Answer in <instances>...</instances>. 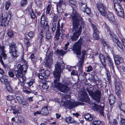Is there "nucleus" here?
<instances>
[{
	"label": "nucleus",
	"mask_w": 125,
	"mask_h": 125,
	"mask_svg": "<svg viewBox=\"0 0 125 125\" xmlns=\"http://www.w3.org/2000/svg\"><path fill=\"white\" fill-rule=\"evenodd\" d=\"M72 13L71 17L73 21L72 31L73 33L70 37V39L73 41L77 40L81 34L82 29L84 27V22L83 19L75 10L73 8Z\"/></svg>",
	"instance_id": "f257e3e1"
},
{
	"label": "nucleus",
	"mask_w": 125,
	"mask_h": 125,
	"mask_svg": "<svg viewBox=\"0 0 125 125\" xmlns=\"http://www.w3.org/2000/svg\"><path fill=\"white\" fill-rule=\"evenodd\" d=\"M17 70H14L12 71H9V75L11 77H13L15 75L19 81L21 83H23L26 80V77L23 75L25 74L27 67L26 65L19 64L17 66Z\"/></svg>",
	"instance_id": "f03ea898"
},
{
	"label": "nucleus",
	"mask_w": 125,
	"mask_h": 125,
	"mask_svg": "<svg viewBox=\"0 0 125 125\" xmlns=\"http://www.w3.org/2000/svg\"><path fill=\"white\" fill-rule=\"evenodd\" d=\"M61 73V64L59 62H57L55 64V70L54 71L53 73L55 78L54 80V85L58 89L60 86V85L62 84L59 82Z\"/></svg>",
	"instance_id": "7ed1b4c3"
},
{
	"label": "nucleus",
	"mask_w": 125,
	"mask_h": 125,
	"mask_svg": "<svg viewBox=\"0 0 125 125\" xmlns=\"http://www.w3.org/2000/svg\"><path fill=\"white\" fill-rule=\"evenodd\" d=\"M86 90L89 95L92 97L93 99L96 102L99 103L100 102L101 94L100 91L97 90L94 92L88 87L86 88Z\"/></svg>",
	"instance_id": "20e7f679"
},
{
	"label": "nucleus",
	"mask_w": 125,
	"mask_h": 125,
	"mask_svg": "<svg viewBox=\"0 0 125 125\" xmlns=\"http://www.w3.org/2000/svg\"><path fill=\"white\" fill-rule=\"evenodd\" d=\"M9 52L11 54V58L13 60L16 59L19 56V54L17 51L16 44L13 43L10 45Z\"/></svg>",
	"instance_id": "39448f33"
},
{
	"label": "nucleus",
	"mask_w": 125,
	"mask_h": 125,
	"mask_svg": "<svg viewBox=\"0 0 125 125\" xmlns=\"http://www.w3.org/2000/svg\"><path fill=\"white\" fill-rule=\"evenodd\" d=\"M82 39L80 38L73 46V52L77 55L78 57H79L81 54V46L82 44Z\"/></svg>",
	"instance_id": "423d86ee"
},
{
	"label": "nucleus",
	"mask_w": 125,
	"mask_h": 125,
	"mask_svg": "<svg viewBox=\"0 0 125 125\" xmlns=\"http://www.w3.org/2000/svg\"><path fill=\"white\" fill-rule=\"evenodd\" d=\"M11 17V12L8 11L5 13L4 16L2 17L0 23V25L2 26L5 27L9 24V22Z\"/></svg>",
	"instance_id": "0eeeda50"
},
{
	"label": "nucleus",
	"mask_w": 125,
	"mask_h": 125,
	"mask_svg": "<svg viewBox=\"0 0 125 125\" xmlns=\"http://www.w3.org/2000/svg\"><path fill=\"white\" fill-rule=\"evenodd\" d=\"M64 104L68 108L72 109L78 105H83V103L81 102H74L70 100H67L64 103Z\"/></svg>",
	"instance_id": "6e6552de"
},
{
	"label": "nucleus",
	"mask_w": 125,
	"mask_h": 125,
	"mask_svg": "<svg viewBox=\"0 0 125 125\" xmlns=\"http://www.w3.org/2000/svg\"><path fill=\"white\" fill-rule=\"evenodd\" d=\"M45 14H42L41 18V26L46 31H48L49 28L47 21V19L45 17Z\"/></svg>",
	"instance_id": "1a4fd4ad"
},
{
	"label": "nucleus",
	"mask_w": 125,
	"mask_h": 125,
	"mask_svg": "<svg viewBox=\"0 0 125 125\" xmlns=\"http://www.w3.org/2000/svg\"><path fill=\"white\" fill-rule=\"evenodd\" d=\"M114 7L118 15L122 17H123L124 13L123 9L119 3H115L114 4Z\"/></svg>",
	"instance_id": "9d476101"
},
{
	"label": "nucleus",
	"mask_w": 125,
	"mask_h": 125,
	"mask_svg": "<svg viewBox=\"0 0 125 125\" xmlns=\"http://www.w3.org/2000/svg\"><path fill=\"white\" fill-rule=\"evenodd\" d=\"M68 83H65L64 84H62L58 88V90L63 93H66L70 90V88L67 85Z\"/></svg>",
	"instance_id": "9b49d317"
},
{
	"label": "nucleus",
	"mask_w": 125,
	"mask_h": 125,
	"mask_svg": "<svg viewBox=\"0 0 125 125\" xmlns=\"http://www.w3.org/2000/svg\"><path fill=\"white\" fill-rule=\"evenodd\" d=\"M97 7L101 14L102 15L106 12V7L105 5L102 3H98L97 4Z\"/></svg>",
	"instance_id": "f8f14e48"
},
{
	"label": "nucleus",
	"mask_w": 125,
	"mask_h": 125,
	"mask_svg": "<svg viewBox=\"0 0 125 125\" xmlns=\"http://www.w3.org/2000/svg\"><path fill=\"white\" fill-rule=\"evenodd\" d=\"M104 14V15H102L107 18L111 22H113L115 21V18L111 12L106 11Z\"/></svg>",
	"instance_id": "ddd939ff"
},
{
	"label": "nucleus",
	"mask_w": 125,
	"mask_h": 125,
	"mask_svg": "<svg viewBox=\"0 0 125 125\" xmlns=\"http://www.w3.org/2000/svg\"><path fill=\"white\" fill-rule=\"evenodd\" d=\"M86 52L85 51H82L81 57L80 58L79 62L77 63V65L79 68L82 69V66L84 62L83 60L84 59Z\"/></svg>",
	"instance_id": "4468645a"
},
{
	"label": "nucleus",
	"mask_w": 125,
	"mask_h": 125,
	"mask_svg": "<svg viewBox=\"0 0 125 125\" xmlns=\"http://www.w3.org/2000/svg\"><path fill=\"white\" fill-rule=\"evenodd\" d=\"M107 33L108 34V36H110L114 42L116 43L119 41L115 35L114 34L113 32H111L110 31L109 28H107Z\"/></svg>",
	"instance_id": "2eb2a0df"
},
{
	"label": "nucleus",
	"mask_w": 125,
	"mask_h": 125,
	"mask_svg": "<svg viewBox=\"0 0 125 125\" xmlns=\"http://www.w3.org/2000/svg\"><path fill=\"white\" fill-rule=\"evenodd\" d=\"M114 58L116 65H118L123 61V58L118 55H115L114 56Z\"/></svg>",
	"instance_id": "dca6fc26"
},
{
	"label": "nucleus",
	"mask_w": 125,
	"mask_h": 125,
	"mask_svg": "<svg viewBox=\"0 0 125 125\" xmlns=\"http://www.w3.org/2000/svg\"><path fill=\"white\" fill-rule=\"evenodd\" d=\"M53 48L55 51V53L59 56L63 55L66 53V51H63L62 50H58L55 47H54Z\"/></svg>",
	"instance_id": "f3484780"
},
{
	"label": "nucleus",
	"mask_w": 125,
	"mask_h": 125,
	"mask_svg": "<svg viewBox=\"0 0 125 125\" xmlns=\"http://www.w3.org/2000/svg\"><path fill=\"white\" fill-rule=\"evenodd\" d=\"M8 77L5 75H3L0 78V80L2 83L6 84L8 83Z\"/></svg>",
	"instance_id": "a211bd4d"
},
{
	"label": "nucleus",
	"mask_w": 125,
	"mask_h": 125,
	"mask_svg": "<svg viewBox=\"0 0 125 125\" xmlns=\"http://www.w3.org/2000/svg\"><path fill=\"white\" fill-rule=\"evenodd\" d=\"M115 97L113 94H111L109 97V103L111 105H113L115 102Z\"/></svg>",
	"instance_id": "6ab92c4d"
},
{
	"label": "nucleus",
	"mask_w": 125,
	"mask_h": 125,
	"mask_svg": "<svg viewBox=\"0 0 125 125\" xmlns=\"http://www.w3.org/2000/svg\"><path fill=\"white\" fill-rule=\"evenodd\" d=\"M41 114L44 115H47L49 113L48 106H46L43 108L41 110Z\"/></svg>",
	"instance_id": "aec40b11"
},
{
	"label": "nucleus",
	"mask_w": 125,
	"mask_h": 125,
	"mask_svg": "<svg viewBox=\"0 0 125 125\" xmlns=\"http://www.w3.org/2000/svg\"><path fill=\"white\" fill-rule=\"evenodd\" d=\"M79 8L81 10L83 11L85 10V9L87 8V4L86 3L82 2H79Z\"/></svg>",
	"instance_id": "412c9836"
},
{
	"label": "nucleus",
	"mask_w": 125,
	"mask_h": 125,
	"mask_svg": "<svg viewBox=\"0 0 125 125\" xmlns=\"http://www.w3.org/2000/svg\"><path fill=\"white\" fill-rule=\"evenodd\" d=\"M43 37L42 33V32H41L39 35V37L38 40V41L39 43L40 46H41L42 45V44L43 42Z\"/></svg>",
	"instance_id": "4be33fe9"
},
{
	"label": "nucleus",
	"mask_w": 125,
	"mask_h": 125,
	"mask_svg": "<svg viewBox=\"0 0 125 125\" xmlns=\"http://www.w3.org/2000/svg\"><path fill=\"white\" fill-rule=\"evenodd\" d=\"M85 118L88 120L91 121L94 118L92 115H91L90 114L87 113L84 115Z\"/></svg>",
	"instance_id": "5701e85b"
},
{
	"label": "nucleus",
	"mask_w": 125,
	"mask_h": 125,
	"mask_svg": "<svg viewBox=\"0 0 125 125\" xmlns=\"http://www.w3.org/2000/svg\"><path fill=\"white\" fill-rule=\"evenodd\" d=\"M64 120L66 122L70 123H72L74 121V119L71 117H66Z\"/></svg>",
	"instance_id": "b1692460"
},
{
	"label": "nucleus",
	"mask_w": 125,
	"mask_h": 125,
	"mask_svg": "<svg viewBox=\"0 0 125 125\" xmlns=\"http://www.w3.org/2000/svg\"><path fill=\"white\" fill-rule=\"evenodd\" d=\"M21 108L19 106L16 105V109L13 112V113L14 114L20 113H21Z\"/></svg>",
	"instance_id": "393cba45"
},
{
	"label": "nucleus",
	"mask_w": 125,
	"mask_h": 125,
	"mask_svg": "<svg viewBox=\"0 0 125 125\" xmlns=\"http://www.w3.org/2000/svg\"><path fill=\"white\" fill-rule=\"evenodd\" d=\"M83 101L87 103L88 104L90 103V99L89 98L88 95L86 93V94L85 95V96L83 97Z\"/></svg>",
	"instance_id": "a878e982"
},
{
	"label": "nucleus",
	"mask_w": 125,
	"mask_h": 125,
	"mask_svg": "<svg viewBox=\"0 0 125 125\" xmlns=\"http://www.w3.org/2000/svg\"><path fill=\"white\" fill-rule=\"evenodd\" d=\"M92 124L94 125H104L103 122L99 120H96L94 121Z\"/></svg>",
	"instance_id": "bb28decb"
},
{
	"label": "nucleus",
	"mask_w": 125,
	"mask_h": 125,
	"mask_svg": "<svg viewBox=\"0 0 125 125\" xmlns=\"http://www.w3.org/2000/svg\"><path fill=\"white\" fill-rule=\"evenodd\" d=\"M99 31H95L94 32L93 34V36L94 38L96 40H97L99 39Z\"/></svg>",
	"instance_id": "cd10ccee"
},
{
	"label": "nucleus",
	"mask_w": 125,
	"mask_h": 125,
	"mask_svg": "<svg viewBox=\"0 0 125 125\" xmlns=\"http://www.w3.org/2000/svg\"><path fill=\"white\" fill-rule=\"evenodd\" d=\"M64 2L63 0H60L58 4L57 5V11L59 12V8H60L61 6L63 4H64Z\"/></svg>",
	"instance_id": "c85d7f7f"
},
{
	"label": "nucleus",
	"mask_w": 125,
	"mask_h": 125,
	"mask_svg": "<svg viewBox=\"0 0 125 125\" xmlns=\"http://www.w3.org/2000/svg\"><path fill=\"white\" fill-rule=\"evenodd\" d=\"M30 58L32 61L33 64H35L37 61L36 59L35 58L33 54H31L30 57Z\"/></svg>",
	"instance_id": "c756f323"
},
{
	"label": "nucleus",
	"mask_w": 125,
	"mask_h": 125,
	"mask_svg": "<svg viewBox=\"0 0 125 125\" xmlns=\"http://www.w3.org/2000/svg\"><path fill=\"white\" fill-rule=\"evenodd\" d=\"M60 31L58 29H57L56 32V34L55 36V37L56 40H58L59 39V38L60 36Z\"/></svg>",
	"instance_id": "7c9ffc66"
},
{
	"label": "nucleus",
	"mask_w": 125,
	"mask_h": 125,
	"mask_svg": "<svg viewBox=\"0 0 125 125\" xmlns=\"http://www.w3.org/2000/svg\"><path fill=\"white\" fill-rule=\"evenodd\" d=\"M94 106L93 107V109L94 110L96 111H98L102 107L100 106H98L96 104L94 103Z\"/></svg>",
	"instance_id": "2f4dec72"
},
{
	"label": "nucleus",
	"mask_w": 125,
	"mask_h": 125,
	"mask_svg": "<svg viewBox=\"0 0 125 125\" xmlns=\"http://www.w3.org/2000/svg\"><path fill=\"white\" fill-rule=\"evenodd\" d=\"M6 85L7 89L8 91L10 92H12V89L11 87L10 86L9 83H8Z\"/></svg>",
	"instance_id": "473e14b6"
},
{
	"label": "nucleus",
	"mask_w": 125,
	"mask_h": 125,
	"mask_svg": "<svg viewBox=\"0 0 125 125\" xmlns=\"http://www.w3.org/2000/svg\"><path fill=\"white\" fill-rule=\"evenodd\" d=\"M56 23L52 22L51 28L53 32H54L56 30Z\"/></svg>",
	"instance_id": "72a5a7b5"
},
{
	"label": "nucleus",
	"mask_w": 125,
	"mask_h": 125,
	"mask_svg": "<svg viewBox=\"0 0 125 125\" xmlns=\"http://www.w3.org/2000/svg\"><path fill=\"white\" fill-rule=\"evenodd\" d=\"M58 17V16L56 15L55 14L53 17L52 23H57V19Z\"/></svg>",
	"instance_id": "f704fd0d"
},
{
	"label": "nucleus",
	"mask_w": 125,
	"mask_h": 125,
	"mask_svg": "<svg viewBox=\"0 0 125 125\" xmlns=\"http://www.w3.org/2000/svg\"><path fill=\"white\" fill-rule=\"evenodd\" d=\"M27 3V0H22L21 2V6L24 7Z\"/></svg>",
	"instance_id": "c9c22d12"
},
{
	"label": "nucleus",
	"mask_w": 125,
	"mask_h": 125,
	"mask_svg": "<svg viewBox=\"0 0 125 125\" xmlns=\"http://www.w3.org/2000/svg\"><path fill=\"white\" fill-rule=\"evenodd\" d=\"M52 7V5L51 4L48 5L47 7L46 10V13L48 14L50 13V11L51 10V9Z\"/></svg>",
	"instance_id": "e433bc0d"
},
{
	"label": "nucleus",
	"mask_w": 125,
	"mask_h": 125,
	"mask_svg": "<svg viewBox=\"0 0 125 125\" xmlns=\"http://www.w3.org/2000/svg\"><path fill=\"white\" fill-rule=\"evenodd\" d=\"M30 15L32 19H34L36 17L35 14L34 13L33 11L31 10V11H30Z\"/></svg>",
	"instance_id": "4c0bfd02"
},
{
	"label": "nucleus",
	"mask_w": 125,
	"mask_h": 125,
	"mask_svg": "<svg viewBox=\"0 0 125 125\" xmlns=\"http://www.w3.org/2000/svg\"><path fill=\"white\" fill-rule=\"evenodd\" d=\"M99 58L101 62L105 61V58L104 55L102 54H100L99 55Z\"/></svg>",
	"instance_id": "58836bf2"
},
{
	"label": "nucleus",
	"mask_w": 125,
	"mask_h": 125,
	"mask_svg": "<svg viewBox=\"0 0 125 125\" xmlns=\"http://www.w3.org/2000/svg\"><path fill=\"white\" fill-rule=\"evenodd\" d=\"M84 12H86V13L87 14H90L91 13V9L90 8H88L87 7V8H86L83 11Z\"/></svg>",
	"instance_id": "ea45409f"
},
{
	"label": "nucleus",
	"mask_w": 125,
	"mask_h": 125,
	"mask_svg": "<svg viewBox=\"0 0 125 125\" xmlns=\"http://www.w3.org/2000/svg\"><path fill=\"white\" fill-rule=\"evenodd\" d=\"M49 86L47 83L45 82L43 83L42 88L44 89H48Z\"/></svg>",
	"instance_id": "a19ab883"
},
{
	"label": "nucleus",
	"mask_w": 125,
	"mask_h": 125,
	"mask_svg": "<svg viewBox=\"0 0 125 125\" xmlns=\"http://www.w3.org/2000/svg\"><path fill=\"white\" fill-rule=\"evenodd\" d=\"M91 26L94 32L98 31L96 26L94 24L92 23Z\"/></svg>",
	"instance_id": "79ce46f5"
},
{
	"label": "nucleus",
	"mask_w": 125,
	"mask_h": 125,
	"mask_svg": "<svg viewBox=\"0 0 125 125\" xmlns=\"http://www.w3.org/2000/svg\"><path fill=\"white\" fill-rule=\"evenodd\" d=\"M116 43L118 46L122 50H123L122 49L123 47V45L119 41Z\"/></svg>",
	"instance_id": "37998d69"
},
{
	"label": "nucleus",
	"mask_w": 125,
	"mask_h": 125,
	"mask_svg": "<svg viewBox=\"0 0 125 125\" xmlns=\"http://www.w3.org/2000/svg\"><path fill=\"white\" fill-rule=\"evenodd\" d=\"M43 74L45 76H49L50 74V72L49 70H47L44 71V73H43Z\"/></svg>",
	"instance_id": "c03bdc74"
},
{
	"label": "nucleus",
	"mask_w": 125,
	"mask_h": 125,
	"mask_svg": "<svg viewBox=\"0 0 125 125\" xmlns=\"http://www.w3.org/2000/svg\"><path fill=\"white\" fill-rule=\"evenodd\" d=\"M120 108L122 111L125 112V104H121L120 106Z\"/></svg>",
	"instance_id": "a18cd8bd"
},
{
	"label": "nucleus",
	"mask_w": 125,
	"mask_h": 125,
	"mask_svg": "<svg viewBox=\"0 0 125 125\" xmlns=\"http://www.w3.org/2000/svg\"><path fill=\"white\" fill-rule=\"evenodd\" d=\"M20 104H21L23 106H24L25 107L28 105V103L25 101L22 100L21 103H20Z\"/></svg>",
	"instance_id": "49530a36"
},
{
	"label": "nucleus",
	"mask_w": 125,
	"mask_h": 125,
	"mask_svg": "<svg viewBox=\"0 0 125 125\" xmlns=\"http://www.w3.org/2000/svg\"><path fill=\"white\" fill-rule=\"evenodd\" d=\"M52 62H46L45 63V65L46 67L50 68L51 67V66L52 65Z\"/></svg>",
	"instance_id": "de8ad7c7"
},
{
	"label": "nucleus",
	"mask_w": 125,
	"mask_h": 125,
	"mask_svg": "<svg viewBox=\"0 0 125 125\" xmlns=\"http://www.w3.org/2000/svg\"><path fill=\"white\" fill-rule=\"evenodd\" d=\"M104 110V107H101V109H100L98 111H99V112L100 114L101 115H103L104 116V112L103 111Z\"/></svg>",
	"instance_id": "09e8293b"
},
{
	"label": "nucleus",
	"mask_w": 125,
	"mask_h": 125,
	"mask_svg": "<svg viewBox=\"0 0 125 125\" xmlns=\"http://www.w3.org/2000/svg\"><path fill=\"white\" fill-rule=\"evenodd\" d=\"M51 35L49 32H47L46 35V38L47 39H49L51 38Z\"/></svg>",
	"instance_id": "8fccbe9b"
},
{
	"label": "nucleus",
	"mask_w": 125,
	"mask_h": 125,
	"mask_svg": "<svg viewBox=\"0 0 125 125\" xmlns=\"http://www.w3.org/2000/svg\"><path fill=\"white\" fill-rule=\"evenodd\" d=\"M10 5V3L9 2H7L5 3V9L8 10L9 9Z\"/></svg>",
	"instance_id": "3c124183"
},
{
	"label": "nucleus",
	"mask_w": 125,
	"mask_h": 125,
	"mask_svg": "<svg viewBox=\"0 0 125 125\" xmlns=\"http://www.w3.org/2000/svg\"><path fill=\"white\" fill-rule=\"evenodd\" d=\"M38 76L39 79H44L45 76L43 75L42 73H40L38 75Z\"/></svg>",
	"instance_id": "603ef678"
},
{
	"label": "nucleus",
	"mask_w": 125,
	"mask_h": 125,
	"mask_svg": "<svg viewBox=\"0 0 125 125\" xmlns=\"http://www.w3.org/2000/svg\"><path fill=\"white\" fill-rule=\"evenodd\" d=\"M46 62H49L52 63L53 60L52 58H48V57H46Z\"/></svg>",
	"instance_id": "864d4df0"
},
{
	"label": "nucleus",
	"mask_w": 125,
	"mask_h": 125,
	"mask_svg": "<svg viewBox=\"0 0 125 125\" xmlns=\"http://www.w3.org/2000/svg\"><path fill=\"white\" fill-rule=\"evenodd\" d=\"M16 98L17 100L18 101V103L20 104L21 103V102L22 100L21 98L19 96H17L16 97Z\"/></svg>",
	"instance_id": "5fc2aeb1"
},
{
	"label": "nucleus",
	"mask_w": 125,
	"mask_h": 125,
	"mask_svg": "<svg viewBox=\"0 0 125 125\" xmlns=\"http://www.w3.org/2000/svg\"><path fill=\"white\" fill-rule=\"evenodd\" d=\"M7 99L8 100L11 101L14 99V97L13 96L8 95L7 96Z\"/></svg>",
	"instance_id": "6e6d98bb"
},
{
	"label": "nucleus",
	"mask_w": 125,
	"mask_h": 125,
	"mask_svg": "<svg viewBox=\"0 0 125 125\" xmlns=\"http://www.w3.org/2000/svg\"><path fill=\"white\" fill-rule=\"evenodd\" d=\"M28 35L30 37H33L34 36V33L32 31H30L28 33Z\"/></svg>",
	"instance_id": "4d7b16f0"
},
{
	"label": "nucleus",
	"mask_w": 125,
	"mask_h": 125,
	"mask_svg": "<svg viewBox=\"0 0 125 125\" xmlns=\"http://www.w3.org/2000/svg\"><path fill=\"white\" fill-rule=\"evenodd\" d=\"M49 53V54L48 56L46 57H48V58H52L53 53L52 52H51L49 53V52H47V54Z\"/></svg>",
	"instance_id": "13d9d810"
},
{
	"label": "nucleus",
	"mask_w": 125,
	"mask_h": 125,
	"mask_svg": "<svg viewBox=\"0 0 125 125\" xmlns=\"http://www.w3.org/2000/svg\"><path fill=\"white\" fill-rule=\"evenodd\" d=\"M120 122L122 125H125V119L123 118H121Z\"/></svg>",
	"instance_id": "bf43d9fd"
},
{
	"label": "nucleus",
	"mask_w": 125,
	"mask_h": 125,
	"mask_svg": "<svg viewBox=\"0 0 125 125\" xmlns=\"http://www.w3.org/2000/svg\"><path fill=\"white\" fill-rule=\"evenodd\" d=\"M8 35L10 37H11L13 35V33L11 31H9L8 33Z\"/></svg>",
	"instance_id": "052dcab7"
},
{
	"label": "nucleus",
	"mask_w": 125,
	"mask_h": 125,
	"mask_svg": "<svg viewBox=\"0 0 125 125\" xmlns=\"http://www.w3.org/2000/svg\"><path fill=\"white\" fill-rule=\"evenodd\" d=\"M108 62L110 67L111 68H112V70H113L114 68L113 65V63L112 62V60Z\"/></svg>",
	"instance_id": "680f3d73"
},
{
	"label": "nucleus",
	"mask_w": 125,
	"mask_h": 125,
	"mask_svg": "<svg viewBox=\"0 0 125 125\" xmlns=\"http://www.w3.org/2000/svg\"><path fill=\"white\" fill-rule=\"evenodd\" d=\"M87 72H90L93 70V69L92 68V66L91 65L87 67Z\"/></svg>",
	"instance_id": "e2e57ef3"
},
{
	"label": "nucleus",
	"mask_w": 125,
	"mask_h": 125,
	"mask_svg": "<svg viewBox=\"0 0 125 125\" xmlns=\"http://www.w3.org/2000/svg\"><path fill=\"white\" fill-rule=\"evenodd\" d=\"M115 92L116 94L118 96H120L121 92L120 90H115Z\"/></svg>",
	"instance_id": "0e129e2a"
},
{
	"label": "nucleus",
	"mask_w": 125,
	"mask_h": 125,
	"mask_svg": "<svg viewBox=\"0 0 125 125\" xmlns=\"http://www.w3.org/2000/svg\"><path fill=\"white\" fill-rule=\"evenodd\" d=\"M71 73L72 75H76L77 74V72L76 71L73 70Z\"/></svg>",
	"instance_id": "69168bd1"
},
{
	"label": "nucleus",
	"mask_w": 125,
	"mask_h": 125,
	"mask_svg": "<svg viewBox=\"0 0 125 125\" xmlns=\"http://www.w3.org/2000/svg\"><path fill=\"white\" fill-rule=\"evenodd\" d=\"M24 42L25 44L30 42L29 39L27 37H25L24 39Z\"/></svg>",
	"instance_id": "338daca9"
},
{
	"label": "nucleus",
	"mask_w": 125,
	"mask_h": 125,
	"mask_svg": "<svg viewBox=\"0 0 125 125\" xmlns=\"http://www.w3.org/2000/svg\"><path fill=\"white\" fill-rule=\"evenodd\" d=\"M69 2L72 5H75L76 4V1H73L72 0L69 1Z\"/></svg>",
	"instance_id": "774afa93"
}]
</instances>
